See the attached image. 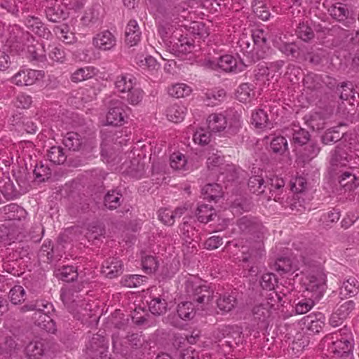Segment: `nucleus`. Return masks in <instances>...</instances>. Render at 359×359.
Here are the masks:
<instances>
[{
  "mask_svg": "<svg viewBox=\"0 0 359 359\" xmlns=\"http://www.w3.org/2000/svg\"><path fill=\"white\" fill-rule=\"evenodd\" d=\"M217 305L224 312L231 311L236 305V298L230 294H224L217 299Z\"/></svg>",
  "mask_w": 359,
  "mask_h": 359,
  "instance_id": "43",
  "label": "nucleus"
},
{
  "mask_svg": "<svg viewBox=\"0 0 359 359\" xmlns=\"http://www.w3.org/2000/svg\"><path fill=\"white\" fill-rule=\"evenodd\" d=\"M306 123L313 130H319L324 128L325 121L320 113L315 112L309 116V118H306Z\"/></svg>",
  "mask_w": 359,
  "mask_h": 359,
  "instance_id": "52",
  "label": "nucleus"
},
{
  "mask_svg": "<svg viewBox=\"0 0 359 359\" xmlns=\"http://www.w3.org/2000/svg\"><path fill=\"white\" fill-rule=\"evenodd\" d=\"M210 66L213 69H220L225 72H238L246 67L242 60L239 62L231 55H225L219 57L217 62H210Z\"/></svg>",
  "mask_w": 359,
  "mask_h": 359,
  "instance_id": "8",
  "label": "nucleus"
},
{
  "mask_svg": "<svg viewBox=\"0 0 359 359\" xmlns=\"http://www.w3.org/2000/svg\"><path fill=\"white\" fill-rule=\"evenodd\" d=\"M56 276L63 281L72 282L77 278L78 272L73 266H64L57 269Z\"/></svg>",
  "mask_w": 359,
  "mask_h": 359,
  "instance_id": "42",
  "label": "nucleus"
},
{
  "mask_svg": "<svg viewBox=\"0 0 359 359\" xmlns=\"http://www.w3.org/2000/svg\"><path fill=\"white\" fill-rule=\"evenodd\" d=\"M128 107L118 100H111L109 105V111L107 115V123L110 126H121L127 117L126 109Z\"/></svg>",
  "mask_w": 359,
  "mask_h": 359,
  "instance_id": "7",
  "label": "nucleus"
},
{
  "mask_svg": "<svg viewBox=\"0 0 359 359\" xmlns=\"http://www.w3.org/2000/svg\"><path fill=\"white\" fill-rule=\"evenodd\" d=\"M288 149L287 140L283 136L273 137L270 143V150L276 154L283 155Z\"/></svg>",
  "mask_w": 359,
  "mask_h": 359,
  "instance_id": "45",
  "label": "nucleus"
},
{
  "mask_svg": "<svg viewBox=\"0 0 359 359\" xmlns=\"http://www.w3.org/2000/svg\"><path fill=\"white\" fill-rule=\"evenodd\" d=\"M11 302L18 304L25 300V291L21 285H15L9 292Z\"/></svg>",
  "mask_w": 359,
  "mask_h": 359,
  "instance_id": "57",
  "label": "nucleus"
},
{
  "mask_svg": "<svg viewBox=\"0 0 359 359\" xmlns=\"http://www.w3.org/2000/svg\"><path fill=\"white\" fill-rule=\"evenodd\" d=\"M325 316L321 313H311L304 317L302 323L311 332L316 334L320 332L325 325Z\"/></svg>",
  "mask_w": 359,
  "mask_h": 359,
  "instance_id": "14",
  "label": "nucleus"
},
{
  "mask_svg": "<svg viewBox=\"0 0 359 359\" xmlns=\"http://www.w3.org/2000/svg\"><path fill=\"white\" fill-rule=\"evenodd\" d=\"M252 36L256 46L254 48V50H257V59L264 58L266 55V50L269 49L266 44L267 38L265 32L262 29H256L253 32Z\"/></svg>",
  "mask_w": 359,
  "mask_h": 359,
  "instance_id": "18",
  "label": "nucleus"
},
{
  "mask_svg": "<svg viewBox=\"0 0 359 359\" xmlns=\"http://www.w3.org/2000/svg\"><path fill=\"white\" fill-rule=\"evenodd\" d=\"M304 85L311 90H318L322 88L320 77L317 74H308L304 79Z\"/></svg>",
  "mask_w": 359,
  "mask_h": 359,
  "instance_id": "58",
  "label": "nucleus"
},
{
  "mask_svg": "<svg viewBox=\"0 0 359 359\" xmlns=\"http://www.w3.org/2000/svg\"><path fill=\"white\" fill-rule=\"evenodd\" d=\"M194 48V44L187 38L179 39L177 42L170 46L172 52L177 55L192 52Z\"/></svg>",
  "mask_w": 359,
  "mask_h": 359,
  "instance_id": "38",
  "label": "nucleus"
},
{
  "mask_svg": "<svg viewBox=\"0 0 359 359\" xmlns=\"http://www.w3.org/2000/svg\"><path fill=\"white\" fill-rule=\"evenodd\" d=\"M3 213L6 220H20L25 210L17 204L11 203L4 207Z\"/></svg>",
  "mask_w": 359,
  "mask_h": 359,
  "instance_id": "30",
  "label": "nucleus"
},
{
  "mask_svg": "<svg viewBox=\"0 0 359 359\" xmlns=\"http://www.w3.org/2000/svg\"><path fill=\"white\" fill-rule=\"evenodd\" d=\"M232 206L238 211L249 212L252 209L254 205L250 198L239 197L233 201Z\"/></svg>",
  "mask_w": 359,
  "mask_h": 359,
  "instance_id": "62",
  "label": "nucleus"
},
{
  "mask_svg": "<svg viewBox=\"0 0 359 359\" xmlns=\"http://www.w3.org/2000/svg\"><path fill=\"white\" fill-rule=\"evenodd\" d=\"M20 311L25 313L27 311H34L33 318H36L37 313L43 311L47 313H52L55 309L52 303L45 300H36L34 302H29L20 307Z\"/></svg>",
  "mask_w": 359,
  "mask_h": 359,
  "instance_id": "15",
  "label": "nucleus"
},
{
  "mask_svg": "<svg viewBox=\"0 0 359 359\" xmlns=\"http://www.w3.org/2000/svg\"><path fill=\"white\" fill-rule=\"evenodd\" d=\"M45 351V344L42 340L30 341L25 348L26 355L29 359H40Z\"/></svg>",
  "mask_w": 359,
  "mask_h": 359,
  "instance_id": "23",
  "label": "nucleus"
},
{
  "mask_svg": "<svg viewBox=\"0 0 359 359\" xmlns=\"http://www.w3.org/2000/svg\"><path fill=\"white\" fill-rule=\"evenodd\" d=\"M266 184L271 194L269 197H273L274 201H278L280 199V197H278V196L283 192L285 181L282 178L273 177L268 179Z\"/></svg>",
  "mask_w": 359,
  "mask_h": 359,
  "instance_id": "26",
  "label": "nucleus"
},
{
  "mask_svg": "<svg viewBox=\"0 0 359 359\" xmlns=\"http://www.w3.org/2000/svg\"><path fill=\"white\" fill-rule=\"evenodd\" d=\"M53 31L57 37L64 43L70 44L76 41L74 34L69 31V27L66 24L55 27Z\"/></svg>",
  "mask_w": 359,
  "mask_h": 359,
  "instance_id": "37",
  "label": "nucleus"
},
{
  "mask_svg": "<svg viewBox=\"0 0 359 359\" xmlns=\"http://www.w3.org/2000/svg\"><path fill=\"white\" fill-rule=\"evenodd\" d=\"M126 42L130 46L136 45L140 40L141 32L137 22L135 20H131L128 23L126 29Z\"/></svg>",
  "mask_w": 359,
  "mask_h": 359,
  "instance_id": "21",
  "label": "nucleus"
},
{
  "mask_svg": "<svg viewBox=\"0 0 359 359\" xmlns=\"http://www.w3.org/2000/svg\"><path fill=\"white\" fill-rule=\"evenodd\" d=\"M344 124L332 127L327 129L321 136V142L324 144H332L341 140L343 143L347 142L349 134L346 133H340L338 128Z\"/></svg>",
  "mask_w": 359,
  "mask_h": 359,
  "instance_id": "16",
  "label": "nucleus"
},
{
  "mask_svg": "<svg viewBox=\"0 0 359 359\" xmlns=\"http://www.w3.org/2000/svg\"><path fill=\"white\" fill-rule=\"evenodd\" d=\"M41 71L34 69H26L20 71L13 77V82L18 86H30L36 81L43 78Z\"/></svg>",
  "mask_w": 359,
  "mask_h": 359,
  "instance_id": "11",
  "label": "nucleus"
},
{
  "mask_svg": "<svg viewBox=\"0 0 359 359\" xmlns=\"http://www.w3.org/2000/svg\"><path fill=\"white\" fill-rule=\"evenodd\" d=\"M251 120L252 124H253L257 128H271L272 126V124L269 120L266 112L262 109H259L253 111Z\"/></svg>",
  "mask_w": 359,
  "mask_h": 359,
  "instance_id": "31",
  "label": "nucleus"
},
{
  "mask_svg": "<svg viewBox=\"0 0 359 359\" xmlns=\"http://www.w3.org/2000/svg\"><path fill=\"white\" fill-rule=\"evenodd\" d=\"M352 341V337H348V336L341 337L332 343V352L339 357L348 356L353 347Z\"/></svg>",
  "mask_w": 359,
  "mask_h": 359,
  "instance_id": "19",
  "label": "nucleus"
},
{
  "mask_svg": "<svg viewBox=\"0 0 359 359\" xmlns=\"http://www.w3.org/2000/svg\"><path fill=\"white\" fill-rule=\"evenodd\" d=\"M36 180L40 182H45L51 177V170L48 165L43 163L36 164L34 170Z\"/></svg>",
  "mask_w": 359,
  "mask_h": 359,
  "instance_id": "50",
  "label": "nucleus"
},
{
  "mask_svg": "<svg viewBox=\"0 0 359 359\" xmlns=\"http://www.w3.org/2000/svg\"><path fill=\"white\" fill-rule=\"evenodd\" d=\"M242 330L238 326L225 325L217 328L212 333V337L219 346L234 348L242 342Z\"/></svg>",
  "mask_w": 359,
  "mask_h": 359,
  "instance_id": "4",
  "label": "nucleus"
},
{
  "mask_svg": "<svg viewBox=\"0 0 359 359\" xmlns=\"http://www.w3.org/2000/svg\"><path fill=\"white\" fill-rule=\"evenodd\" d=\"M47 156L54 164H63L67 159V154L60 146H53L48 151Z\"/></svg>",
  "mask_w": 359,
  "mask_h": 359,
  "instance_id": "39",
  "label": "nucleus"
},
{
  "mask_svg": "<svg viewBox=\"0 0 359 359\" xmlns=\"http://www.w3.org/2000/svg\"><path fill=\"white\" fill-rule=\"evenodd\" d=\"M102 13L101 7L99 5L94 6L86 12L85 15L82 17L81 21L83 24L86 26H92L96 24H100L102 22Z\"/></svg>",
  "mask_w": 359,
  "mask_h": 359,
  "instance_id": "25",
  "label": "nucleus"
},
{
  "mask_svg": "<svg viewBox=\"0 0 359 359\" xmlns=\"http://www.w3.org/2000/svg\"><path fill=\"white\" fill-rule=\"evenodd\" d=\"M273 304L266 301L259 304H256L252 309V323L250 326L249 332L257 338L262 332H267L270 324V318L271 315V309Z\"/></svg>",
  "mask_w": 359,
  "mask_h": 359,
  "instance_id": "3",
  "label": "nucleus"
},
{
  "mask_svg": "<svg viewBox=\"0 0 359 359\" xmlns=\"http://www.w3.org/2000/svg\"><path fill=\"white\" fill-rule=\"evenodd\" d=\"M48 54L50 59L54 62L62 63L65 60V50L58 46H49Z\"/></svg>",
  "mask_w": 359,
  "mask_h": 359,
  "instance_id": "60",
  "label": "nucleus"
},
{
  "mask_svg": "<svg viewBox=\"0 0 359 359\" xmlns=\"http://www.w3.org/2000/svg\"><path fill=\"white\" fill-rule=\"evenodd\" d=\"M316 299L312 298V297L309 298H303L299 299L295 305V311L297 314H304L308 312L311 309V308L314 305V302Z\"/></svg>",
  "mask_w": 359,
  "mask_h": 359,
  "instance_id": "56",
  "label": "nucleus"
},
{
  "mask_svg": "<svg viewBox=\"0 0 359 359\" xmlns=\"http://www.w3.org/2000/svg\"><path fill=\"white\" fill-rule=\"evenodd\" d=\"M123 201V198L120 192L110 190L104 196L103 205L106 208L113 210L117 209Z\"/></svg>",
  "mask_w": 359,
  "mask_h": 359,
  "instance_id": "24",
  "label": "nucleus"
},
{
  "mask_svg": "<svg viewBox=\"0 0 359 359\" xmlns=\"http://www.w3.org/2000/svg\"><path fill=\"white\" fill-rule=\"evenodd\" d=\"M77 292L78 291L74 287H72L62 291L60 297L71 312L82 314L83 311H90V309H87L88 304L84 299H81V297L77 294Z\"/></svg>",
  "mask_w": 359,
  "mask_h": 359,
  "instance_id": "5",
  "label": "nucleus"
},
{
  "mask_svg": "<svg viewBox=\"0 0 359 359\" xmlns=\"http://www.w3.org/2000/svg\"><path fill=\"white\" fill-rule=\"evenodd\" d=\"M51 313H47L44 312V320L40 318H33L34 320V324L46 330L49 333H55L56 331V325L54 320L50 316Z\"/></svg>",
  "mask_w": 359,
  "mask_h": 359,
  "instance_id": "46",
  "label": "nucleus"
},
{
  "mask_svg": "<svg viewBox=\"0 0 359 359\" xmlns=\"http://www.w3.org/2000/svg\"><path fill=\"white\" fill-rule=\"evenodd\" d=\"M208 128L215 133L221 132L226 127V117L222 114H212L208 118Z\"/></svg>",
  "mask_w": 359,
  "mask_h": 359,
  "instance_id": "29",
  "label": "nucleus"
},
{
  "mask_svg": "<svg viewBox=\"0 0 359 359\" xmlns=\"http://www.w3.org/2000/svg\"><path fill=\"white\" fill-rule=\"evenodd\" d=\"M144 92L140 88L134 86L126 93V100L132 105L138 104L143 99Z\"/></svg>",
  "mask_w": 359,
  "mask_h": 359,
  "instance_id": "53",
  "label": "nucleus"
},
{
  "mask_svg": "<svg viewBox=\"0 0 359 359\" xmlns=\"http://www.w3.org/2000/svg\"><path fill=\"white\" fill-rule=\"evenodd\" d=\"M328 12L331 17L347 28L351 27L356 22L355 14L346 4L336 3Z\"/></svg>",
  "mask_w": 359,
  "mask_h": 359,
  "instance_id": "6",
  "label": "nucleus"
},
{
  "mask_svg": "<svg viewBox=\"0 0 359 359\" xmlns=\"http://www.w3.org/2000/svg\"><path fill=\"white\" fill-rule=\"evenodd\" d=\"M147 278L141 275H129L125 276L121 279L123 286L127 287H137L140 286Z\"/></svg>",
  "mask_w": 359,
  "mask_h": 359,
  "instance_id": "48",
  "label": "nucleus"
},
{
  "mask_svg": "<svg viewBox=\"0 0 359 359\" xmlns=\"http://www.w3.org/2000/svg\"><path fill=\"white\" fill-rule=\"evenodd\" d=\"M170 166L175 170H181L184 168L187 159L181 153H173L170 158Z\"/></svg>",
  "mask_w": 359,
  "mask_h": 359,
  "instance_id": "64",
  "label": "nucleus"
},
{
  "mask_svg": "<svg viewBox=\"0 0 359 359\" xmlns=\"http://www.w3.org/2000/svg\"><path fill=\"white\" fill-rule=\"evenodd\" d=\"M320 147L316 142H310L304 148V151L302 156L304 161H309L314 158L319 154Z\"/></svg>",
  "mask_w": 359,
  "mask_h": 359,
  "instance_id": "55",
  "label": "nucleus"
},
{
  "mask_svg": "<svg viewBox=\"0 0 359 359\" xmlns=\"http://www.w3.org/2000/svg\"><path fill=\"white\" fill-rule=\"evenodd\" d=\"M326 276L323 273L309 275L306 278V291L311 293L312 298L318 300L326 289Z\"/></svg>",
  "mask_w": 359,
  "mask_h": 359,
  "instance_id": "9",
  "label": "nucleus"
},
{
  "mask_svg": "<svg viewBox=\"0 0 359 359\" xmlns=\"http://www.w3.org/2000/svg\"><path fill=\"white\" fill-rule=\"evenodd\" d=\"M116 43V37L109 30H104L95 35L93 39V46L102 50H111Z\"/></svg>",
  "mask_w": 359,
  "mask_h": 359,
  "instance_id": "12",
  "label": "nucleus"
},
{
  "mask_svg": "<svg viewBox=\"0 0 359 359\" xmlns=\"http://www.w3.org/2000/svg\"><path fill=\"white\" fill-rule=\"evenodd\" d=\"M186 107L179 104H174L168 107L166 115L168 118L174 123L182 121L186 113Z\"/></svg>",
  "mask_w": 359,
  "mask_h": 359,
  "instance_id": "35",
  "label": "nucleus"
},
{
  "mask_svg": "<svg viewBox=\"0 0 359 359\" xmlns=\"http://www.w3.org/2000/svg\"><path fill=\"white\" fill-rule=\"evenodd\" d=\"M43 6L48 20L53 22H60L68 18L65 6L58 0H46Z\"/></svg>",
  "mask_w": 359,
  "mask_h": 359,
  "instance_id": "10",
  "label": "nucleus"
},
{
  "mask_svg": "<svg viewBox=\"0 0 359 359\" xmlns=\"http://www.w3.org/2000/svg\"><path fill=\"white\" fill-rule=\"evenodd\" d=\"M25 25L30 31L41 37H45L49 34V32H47V28L37 17L32 15L27 16L25 20Z\"/></svg>",
  "mask_w": 359,
  "mask_h": 359,
  "instance_id": "22",
  "label": "nucleus"
},
{
  "mask_svg": "<svg viewBox=\"0 0 359 359\" xmlns=\"http://www.w3.org/2000/svg\"><path fill=\"white\" fill-rule=\"evenodd\" d=\"M351 158V156L346 151L337 146L332 153L330 162L333 165H337L338 164L345 165Z\"/></svg>",
  "mask_w": 359,
  "mask_h": 359,
  "instance_id": "44",
  "label": "nucleus"
},
{
  "mask_svg": "<svg viewBox=\"0 0 359 359\" xmlns=\"http://www.w3.org/2000/svg\"><path fill=\"white\" fill-rule=\"evenodd\" d=\"M287 130L292 137L293 142L295 144L304 145L310 140L311 135L309 131L302 128L299 125L292 123L290 127L287 128Z\"/></svg>",
  "mask_w": 359,
  "mask_h": 359,
  "instance_id": "20",
  "label": "nucleus"
},
{
  "mask_svg": "<svg viewBox=\"0 0 359 359\" xmlns=\"http://www.w3.org/2000/svg\"><path fill=\"white\" fill-rule=\"evenodd\" d=\"M177 313L179 318L184 320L192 319L196 314V309L192 302H184L178 304Z\"/></svg>",
  "mask_w": 359,
  "mask_h": 359,
  "instance_id": "34",
  "label": "nucleus"
},
{
  "mask_svg": "<svg viewBox=\"0 0 359 359\" xmlns=\"http://www.w3.org/2000/svg\"><path fill=\"white\" fill-rule=\"evenodd\" d=\"M273 269L280 274L290 272L292 269L290 259L287 257L278 258L273 264Z\"/></svg>",
  "mask_w": 359,
  "mask_h": 359,
  "instance_id": "54",
  "label": "nucleus"
},
{
  "mask_svg": "<svg viewBox=\"0 0 359 359\" xmlns=\"http://www.w3.org/2000/svg\"><path fill=\"white\" fill-rule=\"evenodd\" d=\"M149 309L150 312L155 316H161L168 310L167 299L161 295L152 297L149 302Z\"/></svg>",
  "mask_w": 359,
  "mask_h": 359,
  "instance_id": "27",
  "label": "nucleus"
},
{
  "mask_svg": "<svg viewBox=\"0 0 359 359\" xmlns=\"http://www.w3.org/2000/svg\"><path fill=\"white\" fill-rule=\"evenodd\" d=\"M196 215L200 222L206 224L213 220V217L216 216V213L212 205L201 204L198 206Z\"/></svg>",
  "mask_w": 359,
  "mask_h": 359,
  "instance_id": "32",
  "label": "nucleus"
},
{
  "mask_svg": "<svg viewBox=\"0 0 359 359\" xmlns=\"http://www.w3.org/2000/svg\"><path fill=\"white\" fill-rule=\"evenodd\" d=\"M142 269L147 273H151L155 272L158 266V262L156 257L147 255L142 259Z\"/></svg>",
  "mask_w": 359,
  "mask_h": 359,
  "instance_id": "61",
  "label": "nucleus"
},
{
  "mask_svg": "<svg viewBox=\"0 0 359 359\" xmlns=\"http://www.w3.org/2000/svg\"><path fill=\"white\" fill-rule=\"evenodd\" d=\"M191 92V88L184 83H176L168 88L169 95L176 98L187 96Z\"/></svg>",
  "mask_w": 359,
  "mask_h": 359,
  "instance_id": "47",
  "label": "nucleus"
},
{
  "mask_svg": "<svg viewBox=\"0 0 359 359\" xmlns=\"http://www.w3.org/2000/svg\"><path fill=\"white\" fill-rule=\"evenodd\" d=\"M62 142L69 150L79 151L83 144L79 134L74 132L67 133L63 137Z\"/></svg>",
  "mask_w": 359,
  "mask_h": 359,
  "instance_id": "33",
  "label": "nucleus"
},
{
  "mask_svg": "<svg viewBox=\"0 0 359 359\" xmlns=\"http://www.w3.org/2000/svg\"><path fill=\"white\" fill-rule=\"evenodd\" d=\"M123 271V264L118 257H109L102 264V273L109 278H116Z\"/></svg>",
  "mask_w": 359,
  "mask_h": 359,
  "instance_id": "13",
  "label": "nucleus"
},
{
  "mask_svg": "<svg viewBox=\"0 0 359 359\" xmlns=\"http://www.w3.org/2000/svg\"><path fill=\"white\" fill-rule=\"evenodd\" d=\"M203 198L208 201H217L222 196V187L217 183L208 184L202 189Z\"/></svg>",
  "mask_w": 359,
  "mask_h": 359,
  "instance_id": "28",
  "label": "nucleus"
},
{
  "mask_svg": "<svg viewBox=\"0 0 359 359\" xmlns=\"http://www.w3.org/2000/svg\"><path fill=\"white\" fill-rule=\"evenodd\" d=\"M241 233L245 236V244L241 247V262L249 271L257 272V264L264 255L263 225L257 217L245 215L236 222Z\"/></svg>",
  "mask_w": 359,
  "mask_h": 359,
  "instance_id": "1",
  "label": "nucleus"
},
{
  "mask_svg": "<svg viewBox=\"0 0 359 359\" xmlns=\"http://www.w3.org/2000/svg\"><path fill=\"white\" fill-rule=\"evenodd\" d=\"M337 92L340 94V99L348 100L350 97L354 99V90L351 82H343L337 87Z\"/></svg>",
  "mask_w": 359,
  "mask_h": 359,
  "instance_id": "51",
  "label": "nucleus"
},
{
  "mask_svg": "<svg viewBox=\"0 0 359 359\" xmlns=\"http://www.w3.org/2000/svg\"><path fill=\"white\" fill-rule=\"evenodd\" d=\"M104 352H107L105 338L99 334H93L86 346L87 355L103 354Z\"/></svg>",
  "mask_w": 359,
  "mask_h": 359,
  "instance_id": "17",
  "label": "nucleus"
},
{
  "mask_svg": "<svg viewBox=\"0 0 359 359\" xmlns=\"http://www.w3.org/2000/svg\"><path fill=\"white\" fill-rule=\"evenodd\" d=\"M93 75V73L89 67H83L75 71L72 74L71 79L73 82L77 83L90 79Z\"/></svg>",
  "mask_w": 359,
  "mask_h": 359,
  "instance_id": "63",
  "label": "nucleus"
},
{
  "mask_svg": "<svg viewBox=\"0 0 359 359\" xmlns=\"http://www.w3.org/2000/svg\"><path fill=\"white\" fill-rule=\"evenodd\" d=\"M296 33L299 38L306 42L313 39L315 36L312 28L304 22L299 24L296 29Z\"/></svg>",
  "mask_w": 359,
  "mask_h": 359,
  "instance_id": "49",
  "label": "nucleus"
},
{
  "mask_svg": "<svg viewBox=\"0 0 359 359\" xmlns=\"http://www.w3.org/2000/svg\"><path fill=\"white\" fill-rule=\"evenodd\" d=\"M184 290L187 296L202 309H206L213 299V290L209 285L203 284L201 280L195 276H191L186 280Z\"/></svg>",
  "mask_w": 359,
  "mask_h": 359,
  "instance_id": "2",
  "label": "nucleus"
},
{
  "mask_svg": "<svg viewBox=\"0 0 359 359\" xmlns=\"http://www.w3.org/2000/svg\"><path fill=\"white\" fill-rule=\"evenodd\" d=\"M248 187L250 192L260 195L264 193L266 184L262 176L253 175L248 180Z\"/></svg>",
  "mask_w": 359,
  "mask_h": 359,
  "instance_id": "36",
  "label": "nucleus"
},
{
  "mask_svg": "<svg viewBox=\"0 0 359 359\" xmlns=\"http://www.w3.org/2000/svg\"><path fill=\"white\" fill-rule=\"evenodd\" d=\"M339 183L346 190H352L359 186L358 178L350 172H343L339 177Z\"/></svg>",
  "mask_w": 359,
  "mask_h": 359,
  "instance_id": "41",
  "label": "nucleus"
},
{
  "mask_svg": "<svg viewBox=\"0 0 359 359\" xmlns=\"http://www.w3.org/2000/svg\"><path fill=\"white\" fill-rule=\"evenodd\" d=\"M135 80L132 76L128 77L126 75L118 76L115 81V87L118 91L126 93L135 86Z\"/></svg>",
  "mask_w": 359,
  "mask_h": 359,
  "instance_id": "40",
  "label": "nucleus"
},
{
  "mask_svg": "<svg viewBox=\"0 0 359 359\" xmlns=\"http://www.w3.org/2000/svg\"><path fill=\"white\" fill-rule=\"evenodd\" d=\"M190 32L193 35L198 36L199 39H205L209 35L208 28L201 22H193L190 27Z\"/></svg>",
  "mask_w": 359,
  "mask_h": 359,
  "instance_id": "59",
  "label": "nucleus"
}]
</instances>
